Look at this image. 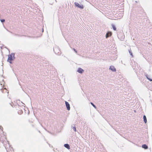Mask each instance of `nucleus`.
<instances>
[{
    "instance_id": "nucleus-1",
    "label": "nucleus",
    "mask_w": 152,
    "mask_h": 152,
    "mask_svg": "<svg viewBox=\"0 0 152 152\" xmlns=\"http://www.w3.org/2000/svg\"><path fill=\"white\" fill-rule=\"evenodd\" d=\"M15 53H12L10 55H8L7 61L9 62L11 64V61L15 59Z\"/></svg>"
},
{
    "instance_id": "nucleus-2",
    "label": "nucleus",
    "mask_w": 152,
    "mask_h": 152,
    "mask_svg": "<svg viewBox=\"0 0 152 152\" xmlns=\"http://www.w3.org/2000/svg\"><path fill=\"white\" fill-rule=\"evenodd\" d=\"M53 50L55 53L58 55H60L61 54V51L59 48L57 46L54 47Z\"/></svg>"
},
{
    "instance_id": "nucleus-3",
    "label": "nucleus",
    "mask_w": 152,
    "mask_h": 152,
    "mask_svg": "<svg viewBox=\"0 0 152 152\" xmlns=\"http://www.w3.org/2000/svg\"><path fill=\"white\" fill-rule=\"evenodd\" d=\"M75 5L81 9L83 8V5H80L77 2H75Z\"/></svg>"
},
{
    "instance_id": "nucleus-4",
    "label": "nucleus",
    "mask_w": 152,
    "mask_h": 152,
    "mask_svg": "<svg viewBox=\"0 0 152 152\" xmlns=\"http://www.w3.org/2000/svg\"><path fill=\"white\" fill-rule=\"evenodd\" d=\"M65 104H66V107L67 108V110H70V105H69V103L66 101H65Z\"/></svg>"
},
{
    "instance_id": "nucleus-5",
    "label": "nucleus",
    "mask_w": 152,
    "mask_h": 152,
    "mask_svg": "<svg viewBox=\"0 0 152 152\" xmlns=\"http://www.w3.org/2000/svg\"><path fill=\"white\" fill-rule=\"evenodd\" d=\"M109 69L111 70L113 72H115L116 71V69L115 68V67L113 66H110Z\"/></svg>"
},
{
    "instance_id": "nucleus-6",
    "label": "nucleus",
    "mask_w": 152,
    "mask_h": 152,
    "mask_svg": "<svg viewBox=\"0 0 152 152\" xmlns=\"http://www.w3.org/2000/svg\"><path fill=\"white\" fill-rule=\"evenodd\" d=\"M84 71V70L80 68H78L77 70V72L80 74L82 73Z\"/></svg>"
},
{
    "instance_id": "nucleus-7",
    "label": "nucleus",
    "mask_w": 152,
    "mask_h": 152,
    "mask_svg": "<svg viewBox=\"0 0 152 152\" xmlns=\"http://www.w3.org/2000/svg\"><path fill=\"white\" fill-rule=\"evenodd\" d=\"M112 35V33L110 32H107L106 35V38H107L108 37H110Z\"/></svg>"
},
{
    "instance_id": "nucleus-8",
    "label": "nucleus",
    "mask_w": 152,
    "mask_h": 152,
    "mask_svg": "<svg viewBox=\"0 0 152 152\" xmlns=\"http://www.w3.org/2000/svg\"><path fill=\"white\" fill-rule=\"evenodd\" d=\"M145 76L146 77V78L150 81H152V79L150 78V76L148 75L147 74L145 75Z\"/></svg>"
},
{
    "instance_id": "nucleus-9",
    "label": "nucleus",
    "mask_w": 152,
    "mask_h": 152,
    "mask_svg": "<svg viewBox=\"0 0 152 152\" xmlns=\"http://www.w3.org/2000/svg\"><path fill=\"white\" fill-rule=\"evenodd\" d=\"M64 146L67 149H70V146L69 145L67 144H66L64 145Z\"/></svg>"
},
{
    "instance_id": "nucleus-10",
    "label": "nucleus",
    "mask_w": 152,
    "mask_h": 152,
    "mask_svg": "<svg viewBox=\"0 0 152 152\" xmlns=\"http://www.w3.org/2000/svg\"><path fill=\"white\" fill-rule=\"evenodd\" d=\"M142 147L145 149L148 148V146L145 144H143L142 145Z\"/></svg>"
},
{
    "instance_id": "nucleus-11",
    "label": "nucleus",
    "mask_w": 152,
    "mask_h": 152,
    "mask_svg": "<svg viewBox=\"0 0 152 152\" xmlns=\"http://www.w3.org/2000/svg\"><path fill=\"white\" fill-rule=\"evenodd\" d=\"M144 122L145 123L147 122V119L146 116L144 115L143 117Z\"/></svg>"
},
{
    "instance_id": "nucleus-12",
    "label": "nucleus",
    "mask_w": 152,
    "mask_h": 152,
    "mask_svg": "<svg viewBox=\"0 0 152 152\" xmlns=\"http://www.w3.org/2000/svg\"><path fill=\"white\" fill-rule=\"evenodd\" d=\"M129 53H130V55H131V56L132 57H133V55L132 54V50H131L130 48L129 49Z\"/></svg>"
},
{
    "instance_id": "nucleus-13",
    "label": "nucleus",
    "mask_w": 152,
    "mask_h": 152,
    "mask_svg": "<svg viewBox=\"0 0 152 152\" xmlns=\"http://www.w3.org/2000/svg\"><path fill=\"white\" fill-rule=\"evenodd\" d=\"M112 27H113V29L114 31H116V28L115 26L113 24H112Z\"/></svg>"
},
{
    "instance_id": "nucleus-14",
    "label": "nucleus",
    "mask_w": 152,
    "mask_h": 152,
    "mask_svg": "<svg viewBox=\"0 0 152 152\" xmlns=\"http://www.w3.org/2000/svg\"><path fill=\"white\" fill-rule=\"evenodd\" d=\"M23 112V111L21 110H19L18 111V113L19 114H21Z\"/></svg>"
},
{
    "instance_id": "nucleus-15",
    "label": "nucleus",
    "mask_w": 152,
    "mask_h": 152,
    "mask_svg": "<svg viewBox=\"0 0 152 152\" xmlns=\"http://www.w3.org/2000/svg\"><path fill=\"white\" fill-rule=\"evenodd\" d=\"M72 128L75 132L76 131V127H75V126H72Z\"/></svg>"
},
{
    "instance_id": "nucleus-16",
    "label": "nucleus",
    "mask_w": 152,
    "mask_h": 152,
    "mask_svg": "<svg viewBox=\"0 0 152 152\" xmlns=\"http://www.w3.org/2000/svg\"><path fill=\"white\" fill-rule=\"evenodd\" d=\"M91 104L96 109V106L93 103L91 102Z\"/></svg>"
},
{
    "instance_id": "nucleus-17",
    "label": "nucleus",
    "mask_w": 152,
    "mask_h": 152,
    "mask_svg": "<svg viewBox=\"0 0 152 152\" xmlns=\"http://www.w3.org/2000/svg\"><path fill=\"white\" fill-rule=\"evenodd\" d=\"M0 20H1V22H2V23H4L5 21V19H1Z\"/></svg>"
},
{
    "instance_id": "nucleus-18",
    "label": "nucleus",
    "mask_w": 152,
    "mask_h": 152,
    "mask_svg": "<svg viewBox=\"0 0 152 152\" xmlns=\"http://www.w3.org/2000/svg\"><path fill=\"white\" fill-rule=\"evenodd\" d=\"M73 50L76 53H77V51L75 48H73Z\"/></svg>"
},
{
    "instance_id": "nucleus-19",
    "label": "nucleus",
    "mask_w": 152,
    "mask_h": 152,
    "mask_svg": "<svg viewBox=\"0 0 152 152\" xmlns=\"http://www.w3.org/2000/svg\"><path fill=\"white\" fill-rule=\"evenodd\" d=\"M9 93V92L7 91V96H8V94Z\"/></svg>"
},
{
    "instance_id": "nucleus-20",
    "label": "nucleus",
    "mask_w": 152,
    "mask_h": 152,
    "mask_svg": "<svg viewBox=\"0 0 152 152\" xmlns=\"http://www.w3.org/2000/svg\"><path fill=\"white\" fill-rule=\"evenodd\" d=\"M5 89L3 90H4ZM1 91H2V92H3V91H2L3 90H1Z\"/></svg>"
},
{
    "instance_id": "nucleus-21",
    "label": "nucleus",
    "mask_w": 152,
    "mask_h": 152,
    "mask_svg": "<svg viewBox=\"0 0 152 152\" xmlns=\"http://www.w3.org/2000/svg\"><path fill=\"white\" fill-rule=\"evenodd\" d=\"M5 91H7V90H6V89H5Z\"/></svg>"
},
{
    "instance_id": "nucleus-22",
    "label": "nucleus",
    "mask_w": 152,
    "mask_h": 152,
    "mask_svg": "<svg viewBox=\"0 0 152 152\" xmlns=\"http://www.w3.org/2000/svg\"><path fill=\"white\" fill-rule=\"evenodd\" d=\"M42 30H43L42 31H43V29H42Z\"/></svg>"
}]
</instances>
